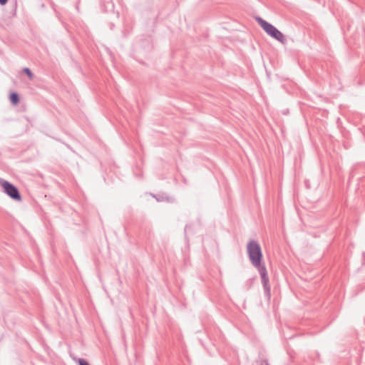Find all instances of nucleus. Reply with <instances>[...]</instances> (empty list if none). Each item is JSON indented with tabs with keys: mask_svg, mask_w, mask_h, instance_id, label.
I'll use <instances>...</instances> for the list:
<instances>
[{
	"mask_svg": "<svg viewBox=\"0 0 365 365\" xmlns=\"http://www.w3.org/2000/svg\"><path fill=\"white\" fill-rule=\"evenodd\" d=\"M257 21L263 30L271 37L279 41V42L284 43L285 38L284 34L279 31L276 27L271 24L264 21L262 18H257Z\"/></svg>",
	"mask_w": 365,
	"mask_h": 365,
	"instance_id": "obj_1",
	"label": "nucleus"
},
{
	"mask_svg": "<svg viewBox=\"0 0 365 365\" xmlns=\"http://www.w3.org/2000/svg\"><path fill=\"white\" fill-rule=\"evenodd\" d=\"M247 252L252 264L257 267L260 265L262 255L259 245L252 241L247 245Z\"/></svg>",
	"mask_w": 365,
	"mask_h": 365,
	"instance_id": "obj_2",
	"label": "nucleus"
},
{
	"mask_svg": "<svg viewBox=\"0 0 365 365\" xmlns=\"http://www.w3.org/2000/svg\"><path fill=\"white\" fill-rule=\"evenodd\" d=\"M0 185L2 187L4 191L12 199L20 201L21 200V195L18 189L10 182L1 180Z\"/></svg>",
	"mask_w": 365,
	"mask_h": 365,
	"instance_id": "obj_3",
	"label": "nucleus"
},
{
	"mask_svg": "<svg viewBox=\"0 0 365 365\" xmlns=\"http://www.w3.org/2000/svg\"><path fill=\"white\" fill-rule=\"evenodd\" d=\"M9 98H10L11 102L14 105H16L19 103V96H18V95L16 93H11L10 95Z\"/></svg>",
	"mask_w": 365,
	"mask_h": 365,
	"instance_id": "obj_4",
	"label": "nucleus"
},
{
	"mask_svg": "<svg viewBox=\"0 0 365 365\" xmlns=\"http://www.w3.org/2000/svg\"><path fill=\"white\" fill-rule=\"evenodd\" d=\"M24 71L27 74V76H29V78L32 80L34 78V75L33 73H31V71H30L29 68H25L24 69Z\"/></svg>",
	"mask_w": 365,
	"mask_h": 365,
	"instance_id": "obj_5",
	"label": "nucleus"
},
{
	"mask_svg": "<svg viewBox=\"0 0 365 365\" xmlns=\"http://www.w3.org/2000/svg\"><path fill=\"white\" fill-rule=\"evenodd\" d=\"M78 364L79 365H89V364L87 361L82 359H80L78 360Z\"/></svg>",
	"mask_w": 365,
	"mask_h": 365,
	"instance_id": "obj_6",
	"label": "nucleus"
},
{
	"mask_svg": "<svg viewBox=\"0 0 365 365\" xmlns=\"http://www.w3.org/2000/svg\"><path fill=\"white\" fill-rule=\"evenodd\" d=\"M256 365H268V364L265 361H257Z\"/></svg>",
	"mask_w": 365,
	"mask_h": 365,
	"instance_id": "obj_7",
	"label": "nucleus"
},
{
	"mask_svg": "<svg viewBox=\"0 0 365 365\" xmlns=\"http://www.w3.org/2000/svg\"><path fill=\"white\" fill-rule=\"evenodd\" d=\"M7 1L8 0H0V4L4 5L7 2Z\"/></svg>",
	"mask_w": 365,
	"mask_h": 365,
	"instance_id": "obj_8",
	"label": "nucleus"
},
{
	"mask_svg": "<svg viewBox=\"0 0 365 365\" xmlns=\"http://www.w3.org/2000/svg\"><path fill=\"white\" fill-rule=\"evenodd\" d=\"M263 274H264L265 268H263Z\"/></svg>",
	"mask_w": 365,
	"mask_h": 365,
	"instance_id": "obj_9",
	"label": "nucleus"
}]
</instances>
